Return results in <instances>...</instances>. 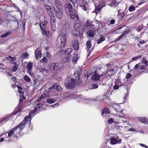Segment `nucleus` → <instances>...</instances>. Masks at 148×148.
Masks as SVG:
<instances>
[{"label":"nucleus","mask_w":148,"mask_h":148,"mask_svg":"<svg viewBox=\"0 0 148 148\" xmlns=\"http://www.w3.org/2000/svg\"><path fill=\"white\" fill-rule=\"evenodd\" d=\"M72 51V49L69 48L67 49L65 51V53L66 55H69Z\"/></svg>","instance_id":"obj_34"},{"label":"nucleus","mask_w":148,"mask_h":148,"mask_svg":"<svg viewBox=\"0 0 148 148\" xmlns=\"http://www.w3.org/2000/svg\"><path fill=\"white\" fill-rule=\"evenodd\" d=\"M21 124H19L13 129L11 130L8 134L7 138H10L12 136L17 137V135L21 136L23 135L21 131L23 130V126L21 125Z\"/></svg>","instance_id":"obj_1"},{"label":"nucleus","mask_w":148,"mask_h":148,"mask_svg":"<svg viewBox=\"0 0 148 148\" xmlns=\"http://www.w3.org/2000/svg\"><path fill=\"white\" fill-rule=\"evenodd\" d=\"M17 65L16 62L14 64V65L12 68V72L16 71L17 69Z\"/></svg>","instance_id":"obj_32"},{"label":"nucleus","mask_w":148,"mask_h":148,"mask_svg":"<svg viewBox=\"0 0 148 148\" xmlns=\"http://www.w3.org/2000/svg\"><path fill=\"white\" fill-rule=\"evenodd\" d=\"M44 4H47L49 2V0H40Z\"/></svg>","instance_id":"obj_54"},{"label":"nucleus","mask_w":148,"mask_h":148,"mask_svg":"<svg viewBox=\"0 0 148 148\" xmlns=\"http://www.w3.org/2000/svg\"><path fill=\"white\" fill-rule=\"evenodd\" d=\"M92 86L93 87V88L95 89L98 88V84L97 83V84H92Z\"/></svg>","instance_id":"obj_50"},{"label":"nucleus","mask_w":148,"mask_h":148,"mask_svg":"<svg viewBox=\"0 0 148 148\" xmlns=\"http://www.w3.org/2000/svg\"><path fill=\"white\" fill-rule=\"evenodd\" d=\"M145 41L144 40H140V41L139 42H138V47H139V44H143L145 43Z\"/></svg>","instance_id":"obj_59"},{"label":"nucleus","mask_w":148,"mask_h":148,"mask_svg":"<svg viewBox=\"0 0 148 148\" xmlns=\"http://www.w3.org/2000/svg\"><path fill=\"white\" fill-rule=\"evenodd\" d=\"M43 105V104L42 103H38L35 106L34 110L30 112H33L34 114L35 115L36 114L38 113L40 110V107Z\"/></svg>","instance_id":"obj_10"},{"label":"nucleus","mask_w":148,"mask_h":148,"mask_svg":"<svg viewBox=\"0 0 148 148\" xmlns=\"http://www.w3.org/2000/svg\"><path fill=\"white\" fill-rule=\"evenodd\" d=\"M46 95L45 94H42L40 97L42 99H44L46 97Z\"/></svg>","instance_id":"obj_63"},{"label":"nucleus","mask_w":148,"mask_h":148,"mask_svg":"<svg viewBox=\"0 0 148 148\" xmlns=\"http://www.w3.org/2000/svg\"><path fill=\"white\" fill-rule=\"evenodd\" d=\"M115 31L116 33L121 34L123 33V34H121L116 39V41L117 42L123 38V36L125 35V34L127 33L129 31V30L128 29L127 27H126L125 25H123L117 29L115 30Z\"/></svg>","instance_id":"obj_3"},{"label":"nucleus","mask_w":148,"mask_h":148,"mask_svg":"<svg viewBox=\"0 0 148 148\" xmlns=\"http://www.w3.org/2000/svg\"><path fill=\"white\" fill-rule=\"evenodd\" d=\"M28 56L29 55L28 54V53H27L26 52L25 53H23V54L22 57L24 59H26V58H28Z\"/></svg>","instance_id":"obj_43"},{"label":"nucleus","mask_w":148,"mask_h":148,"mask_svg":"<svg viewBox=\"0 0 148 148\" xmlns=\"http://www.w3.org/2000/svg\"><path fill=\"white\" fill-rule=\"evenodd\" d=\"M50 22L52 29L53 31H55V27L54 26L56 24V19L54 17H51L50 18Z\"/></svg>","instance_id":"obj_18"},{"label":"nucleus","mask_w":148,"mask_h":148,"mask_svg":"<svg viewBox=\"0 0 148 148\" xmlns=\"http://www.w3.org/2000/svg\"><path fill=\"white\" fill-rule=\"evenodd\" d=\"M144 26L142 25H141L138 26L137 28V31L138 32H140L143 29Z\"/></svg>","instance_id":"obj_47"},{"label":"nucleus","mask_w":148,"mask_h":148,"mask_svg":"<svg viewBox=\"0 0 148 148\" xmlns=\"http://www.w3.org/2000/svg\"><path fill=\"white\" fill-rule=\"evenodd\" d=\"M132 76V74L130 73H127L126 76L125 78L127 79H129Z\"/></svg>","instance_id":"obj_51"},{"label":"nucleus","mask_w":148,"mask_h":148,"mask_svg":"<svg viewBox=\"0 0 148 148\" xmlns=\"http://www.w3.org/2000/svg\"><path fill=\"white\" fill-rule=\"evenodd\" d=\"M142 63L145 64L147 66H148V61L146 60L145 59H143L142 60Z\"/></svg>","instance_id":"obj_46"},{"label":"nucleus","mask_w":148,"mask_h":148,"mask_svg":"<svg viewBox=\"0 0 148 148\" xmlns=\"http://www.w3.org/2000/svg\"><path fill=\"white\" fill-rule=\"evenodd\" d=\"M24 79L26 81L28 82H29L31 81L30 78L27 75L24 76Z\"/></svg>","instance_id":"obj_40"},{"label":"nucleus","mask_w":148,"mask_h":148,"mask_svg":"<svg viewBox=\"0 0 148 148\" xmlns=\"http://www.w3.org/2000/svg\"><path fill=\"white\" fill-rule=\"evenodd\" d=\"M33 64L31 62H29L27 65L26 68L28 71H30L32 70V68Z\"/></svg>","instance_id":"obj_23"},{"label":"nucleus","mask_w":148,"mask_h":148,"mask_svg":"<svg viewBox=\"0 0 148 148\" xmlns=\"http://www.w3.org/2000/svg\"><path fill=\"white\" fill-rule=\"evenodd\" d=\"M47 61V59L45 57H43L41 60V62L43 63H45Z\"/></svg>","instance_id":"obj_48"},{"label":"nucleus","mask_w":148,"mask_h":148,"mask_svg":"<svg viewBox=\"0 0 148 148\" xmlns=\"http://www.w3.org/2000/svg\"><path fill=\"white\" fill-rule=\"evenodd\" d=\"M115 84H118L119 86H121V82L119 79H118L115 80L114 82Z\"/></svg>","instance_id":"obj_37"},{"label":"nucleus","mask_w":148,"mask_h":148,"mask_svg":"<svg viewBox=\"0 0 148 148\" xmlns=\"http://www.w3.org/2000/svg\"><path fill=\"white\" fill-rule=\"evenodd\" d=\"M128 9L130 12L134 11L135 10V7L132 5L129 7Z\"/></svg>","instance_id":"obj_39"},{"label":"nucleus","mask_w":148,"mask_h":148,"mask_svg":"<svg viewBox=\"0 0 148 148\" xmlns=\"http://www.w3.org/2000/svg\"><path fill=\"white\" fill-rule=\"evenodd\" d=\"M76 24L75 25H74V27L75 29H77L78 28V26L77 25V27ZM72 34L74 36L77 37L80 35V32L78 30L75 29H74L72 31Z\"/></svg>","instance_id":"obj_16"},{"label":"nucleus","mask_w":148,"mask_h":148,"mask_svg":"<svg viewBox=\"0 0 148 148\" xmlns=\"http://www.w3.org/2000/svg\"><path fill=\"white\" fill-rule=\"evenodd\" d=\"M86 44L87 47L89 49L90 48L91 46L90 41L89 40L87 41Z\"/></svg>","instance_id":"obj_42"},{"label":"nucleus","mask_w":148,"mask_h":148,"mask_svg":"<svg viewBox=\"0 0 148 148\" xmlns=\"http://www.w3.org/2000/svg\"><path fill=\"white\" fill-rule=\"evenodd\" d=\"M88 4L87 3H86L85 4L82 5L81 6V7L83 10L86 11H87L88 10Z\"/></svg>","instance_id":"obj_33"},{"label":"nucleus","mask_w":148,"mask_h":148,"mask_svg":"<svg viewBox=\"0 0 148 148\" xmlns=\"http://www.w3.org/2000/svg\"><path fill=\"white\" fill-rule=\"evenodd\" d=\"M75 95H71L69 96H67V97H68L69 99H73L75 98Z\"/></svg>","instance_id":"obj_62"},{"label":"nucleus","mask_w":148,"mask_h":148,"mask_svg":"<svg viewBox=\"0 0 148 148\" xmlns=\"http://www.w3.org/2000/svg\"><path fill=\"white\" fill-rule=\"evenodd\" d=\"M70 15V17L71 18L73 19L75 18V16H77L76 15L74 14H73V13H72V12L70 14H69Z\"/></svg>","instance_id":"obj_55"},{"label":"nucleus","mask_w":148,"mask_h":148,"mask_svg":"<svg viewBox=\"0 0 148 148\" xmlns=\"http://www.w3.org/2000/svg\"><path fill=\"white\" fill-rule=\"evenodd\" d=\"M72 3L73 5L75 6V4L77 2V0H69Z\"/></svg>","instance_id":"obj_60"},{"label":"nucleus","mask_w":148,"mask_h":148,"mask_svg":"<svg viewBox=\"0 0 148 148\" xmlns=\"http://www.w3.org/2000/svg\"><path fill=\"white\" fill-rule=\"evenodd\" d=\"M73 48L75 50H77L79 48V45L78 41L77 40H73L72 41Z\"/></svg>","instance_id":"obj_17"},{"label":"nucleus","mask_w":148,"mask_h":148,"mask_svg":"<svg viewBox=\"0 0 148 148\" xmlns=\"http://www.w3.org/2000/svg\"><path fill=\"white\" fill-rule=\"evenodd\" d=\"M139 120L144 124L148 123V119L145 117L140 118L139 119Z\"/></svg>","instance_id":"obj_25"},{"label":"nucleus","mask_w":148,"mask_h":148,"mask_svg":"<svg viewBox=\"0 0 148 148\" xmlns=\"http://www.w3.org/2000/svg\"><path fill=\"white\" fill-rule=\"evenodd\" d=\"M105 39V38L103 37H101L97 41V43L98 44H99L101 42L104 41Z\"/></svg>","instance_id":"obj_38"},{"label":"nucleus","mask_w":148,"mask_h":148,"mask_svg":"<svg viewBox=\"0 0 148 148\" xmlns=\"http://www.w3.org/2000/svg\"><path fill=\"white\" fill-rule=\"evenodd\" d=\"M20 110L17 109V107L15 110L10 114H8L1 119V124H4L8 120H12L14 118V116L18 113Z\"/></svg>","instance_id":"obj_2"},{"label":"nucleus","mask_w":148,"mask_h":148,"mask_svg":"<svg viewBox=\"0 0 148 148\" xmlns=\"http://www.w3.org/2000/svg\"><path fill=\"white\" fill-rule=\"evenodd\" d=\"M56 101L55 99L52 98H49L47 100V102L49 104H52L55 102Z\"/></svg>","instance_id":"obj_24"},{"label":"nucleus","mask_w":148,"mask_h":148,"mask_svg":"<svg viewBox=\"0 0 148 148\" xmlns=\"http://www.w3.org/2000/svg\"><path fill=\"white\" fill-rule=\"evenodd\" d=\"M110 143L111 145H115L116 144H120L121 143L122 140L119 139L117 140L116 138L114 137H111L110 138Z\"/></svg>","instance_id":"obj_12"},{"label":"nucleus","mask_w":148,"mask_h":148,"mask_svg":"<svg viewBox=\"0 0 148 148\" xmlns=\"http://www.w3.org/2000/svg\"><path fill=\"white\" fill-rule=\"evenodd\" d=\"M40 25L42 30V34L46 36H48L49 32V31L46 30L45 23L44 22L41 23H40Z\"/></svg>","instance_id":"obj_9"},{"label":"nucleus","mask_w":148,"mask_h":148,"mask_svg":"<svg viewBox=\"0 0 148 148\" xmlns=\"http://www.w3.org/2000/svg\"><path fill=\"white\" fill-rule=\"evenodd\" d=\"M128 11V10L127 9H125L124 11L121 13V15L122 17H124L126 14H127Z\"/></svg>","instance_id":"obj_41"},{"label":"nucleus","mask_w":148,"mask_h":148,"mask_svg":"<svg viewBox=\"0 0 148 148\" xmlns=\"http://www.w3.org/2000/svg\"><path fill=\"white\" fill-rule=\"evenodd\" d=\"M70 60L69 56H66L62 60V62L63 63L69 62Z\"/></svg>","instance_id":"obj_27"},{"label":"nucleus","mask_w":148,"mask_h":148,"mask_svg":"<svg viewBox=\"0 0 148 148\" xmlns=\"http://www.w3.org/2000/svg\"><path fill=\"white\" fill-rule=\"evenodd\" d=\"M20 95V98L19 99V103H21L24 99H25V97L23 95L24 92L19 91Z\"/></svg>","instance_id":"obj_21"},{"label":"nucleus","mask_w":148,"mask_h":148,"mask_svg":"<svg viewBox=\"0 0 148 148\" xmlns=\"http://www.w3.org/2000/svg\"><path fill=\"white\" fill-rule=\"evenodd\" d=\"M75 84L74 79L71 78L70 77L67 78L65 82V87L69 89L73 88Z\"/></svg>","instance_id":"obj_5"},{"label":"nucleus","mask_w":148,"mask_h":148,"mask_svg":"<svg viewBox=\"0 0 148 148\" xmlns=\"http://www.w3.org/2000/svg\"><path fill=\"white\" fill-rule=\"evenodd\" d=\"M110 112L108 109L107 108H104L102 111L101 114L103 117V116H105V114L109 113Z\"/></svg>","instance_id":"obj_22"},{"label":"nucleus","mask_w":148,"mask_h":148,"mask_svg":"<svg viewBox=\"0 0 148 148\" xmlns=\"http://www.w3.org/2000/svg\"><path fill=\"white\" fill-rule=\"evenodd\" d=\"M146 68V67L145 65H141L139 67V69L140 70H142L143 69H145Z\"/></svg>","instance_id":"obj_58"},{"label":"nucleus","mask_w":148,"mask_h":148,"mask_svg":"<svg viewBox=\"0 0 148 148\" xmlns=\"http://www.w3.org/2000/svg\"><path fill=\"white\" fill-rule=\"evenodd\" d=\"M75 53V52L74 53L72 60L73 63H75L78 59V55L76 54Z\"/></svg>","instance_id":"obj_30"},{"label":"nucleus","mask_w":148,"mask_h":148,"mask_svg":"<svg viewBox=\"0 0 148 148\" xmlns=\"http://www.w3.org/2000/svg\"><path fill=\"white\" fill-rule=\"evenodd\" d=\"M34 116V114L33 112H29L28 115L25 117L24 121L19 124H21V125L22 126H23V129L25 126V124L27 123L28 122H29V123H30L32 119Z\"/></svg>","instance_id":"obj_7"},{"label":"nucleus","mask_w":148,"mask_h":148,"mask_svg":"<svg viewBox=\"0 0 148 148\" xmlns=\"http://www.w3.org/2000/svg\"><path fill=\"white\" fill-rule=\"evenodd\" d=\"M58 103H57L51 105H50V106L53 108H55L57 107L58 106Z\"/></svg>","instance_id":"obj_57"},{"label":"nucleus","mask_w":148,"mask_h":148,"mask_svg":"<svg viewBox=\"0 0 148 148\" xmlns=\"http://www.w3.org/2000/svg\"><path fill=\"white\" fill-rule=\"evenodd\" d=\"M62 67V64L59 63L51 62L48 64V68L50 70L57 71Z\"/></svg>","instance_id":"obj_4"},{"label":"nucleus","mask_w":148,"mask_h":148,"mask_svg":"<svg viewBox=\"0 0 148 148\" xmlns=\"http://www.w3.org/2000/svg\"><path fill=\"white\" fill-rule=\"evenodd\" d=\"M116 2L115 0L112 1L110 3L111 6L113 7L116 6Z\"/></svg>","instance_id":"obj_45"},{"label":"nucleus","mask_w":148,"mask_h":148,"mask_svg":"<svg viewBox=\"0 0 148 148\" xmlns=\"http://www.w3.org/2000/svg\"><path fill=\"white\" fill-rule=\"evenodd\" d=\"M55 89L56 90L58 91H60L62 89L61 87L59 85H55L52 86L51 87H50V88H52Z\"/></svg>","instance_id":"obj_26"},{"label":"nucleus","mask_w":148,"mask_h":148,"mask_svg":"<svg viewBox=\"0 0 148 148\" xmlns=\"http://www.w3.org/2000/svg\"><path fill=\"white\" fill-rule=\"evenodd\" d=\"M48 14L51 17L53 15L52 12L51 10H50L49 11H48Z\"/></svg>","instance_id":"obj_61"},{"label":"nucleus","mask_w":148,"mask_h":148,"mask_svg":"<svg viewBox=\"0 0 148 148\" xmlns=\"http://www.w3.org/2000/svg\"><path fill=\"white\" fill-rule=\"evenodd\" d=\"M6 72L7 73L8 75L9 76H10L11 77V78L12 79H14V80H15L16 79V77L14 76L12 74H10L9 73V70L8 69H6L5 70Z\"/></svg>","instance_id":"obj_31"},{"label":"nucleus","mask_w":148,"mask_h":148,"mask_svg":"<svg viewBox=\"0 0 148 148\" xmlns=\"http://www.w3.org/2000/svg\"><path fill=\"white\" fill-rule=\"evenodd\" d=\"M106 74L108 76H110L113 75V73L112 72H110L109 71H107L106 73Z\"/></svg>","instance_id":"obj_52"},{"label":"nucleus","mask_w":148,"mask_h":148,"mask_svg":"<svg viewBox=\"0 0 148 148\" xmlns=\"http://www.w3.org/2000/svg\"><path fill=\"white\" fill-rule=\"evenodd\" d=\"M55 6L54 7V10L56 9H63V6L61 4V3L58 0H56L55 1Z\"/></svg>","instance_id":"obj_14"},{"label":"nucleus","mask_w":148,"mask_h":148,"mask_svg":"<svg viewBox=\"0 0 148 148\" xmlns=\"http://www.w3.org/2000/svg\"><path fill=\"white\" fill-rule=\"evenodd\" d=\"M92 23V22H88V21H87V22H86V26L87 27L90 26L91 27H94V26L93 25H92L91 24V23Z\"/></svg>","instance_id":"obj_44"},{"label":"nucleus","mask_w":148,"mask_h":148,"mask_svg":"<svg viewBox=\"0 0 148 148\" xmlns=\"http://www.w3.org/2000/svg\"><path fill=\"white\" fill-rule=\"evenodd\" d=\"M103 7V6H101L100 5H98L95 8V9L97 12L99 11L100 9L101 8H102Z\"/></svg>","instance_id":"obj_53"},{"label":"nucleus","mask_w":148,"mask_h":148,"mask_svg":"<svg viewBox=\"0 0 148 148\" xmlns=\"http://www.w3.org/2000/svg\"><path fill=\"white\" fill-rule=\"evenodd\" d=\"M11 32H8L3 34H2L1 35V38H3L6 37L8 36L10 34H11Z\"/></svg>","instance_id":"obj_36"},{"label":"nucleus","mask_w":148,"mask_h":148,"mask_svg":"<svg viewBox=\"0 0 148 148\" xmlns=\"http://www.w3.org/2000/svg\"><path fill=\"white\" fill-rule=\"evenodd\" d=\"M115 19H112L111 20L109 23L108 24V25L109 26L110 25H113L115 23Z\"/></svg>","instance_id":"obj_49"},{"label":"nucleus","mask_w":148,"mask_h":148,"mask_svg":"<svg viewBox=\"0 0 148 148\" xmlns=\"http://www.w3.org/2000/svg\"><path fill=\"white\" fill-rule=\"evenodd\" d=\"M110 106H111L114 109H115L117 112H120L122 111L121 109H119V110H117V108H119V106L117 104L113 103L110 104Z\"/></svg>","instance_id":"obj_19"},{"label":"nucleus","mask_w":148,"mask_h":148,"mask_svg":"<svg viewBox=\"0 0 148 148\" xmlns=\"http://www.w3.org/2000/svg\"><path fill=\"white\" fill-rule=\"evenodd\" d=\"M54 10V13L56 17L58 18H61L63 17V9L57 8Z\"/></svg>","instance_id":"obj_8"},{"label":"nucleus","mask_w":148,"mask_h":148,"mask_svg":"<svg viewBox=\"0 0 148 148\" xmlns=\"http://www.w3.org/2000/svg\"><path fill=\"white\" fill-rule=\"evenodd\" d=\"M46 56L49 59H50L51 56L49 52H47V53Z\"/></svg>","instance_id":"obj_64"},{"label":"nucleus","mask_w":148,"mask_h":148,"mask_svg":"<svg viewBox=\"0 0 148 148\" xmlns=\"http://www.w3.org/2000/svg\"><path fill=\"white\" fill-rule=\"evenodd\" d=\"M108 123L109 124H111L112 123H115L117 124L118 122H115L114 121V119L112 118H110L108 121Z\"/></svg>","instance_id":"obj_35"},{"label":"nucleus","mask_w":148,"mask_h":148,"mask_svg":"<svg viewBox=\"0 0 148 148\" xmlns=\"http://www.w3.org/2000/svg\"><path fill=\"white\" fill-rule=\"evenodd\" d=\"M65 10L66 13L67 14L69 15L71 13L72 10V6L70 4H66L65 5Z\"/></svg>","instance_id":"obj_13"},{"label":"nucleus","mask_w":148,"mask_h":148,"mask_svg":"<svg viewBox=\"0 0 148 148\" xmlns=\"http://www.w3.org/2000/svg\"><path fill=\"white\" fill-rule=\"evenodd\" d=\"M81 74V70L75 71L73 75V77H75L76 81H78L79 79V76Z\"/></svg>","instance_id":"obj_15"},{"label":"nucleus","mask_w":148,"mask_h":148,"mask_svg":"<svg viewBox=\"0 0 148 148\" xmlns=\"http://www.w3.org/2000/svg\"><path fill=\"white\" fill-rule=\"evenodd\" d=\"M16 58L11 57L10 56H9L8 57H7L5 58L6 59L9 60L10 63L14 64L15 63Z\"/></svg>","instance_id":"obj_20"},{"label":"nucleus","mask_w":148,"mask_h":148,"mask_svg":"<svg viewBox=\"0 0 148 148\" xmlns=\"http://www.w3.org/2000/svg\"><path fill=\"white\" fill-rule=\"evenodd\" d=\"M87 33L88 36L90 37H92L95 34L94 32L92 30H89Z\"/></svg>","instance_id":"obj_29"},{"label":"nucleus","mask_w":148,"mask_h":148,"mask_svg":"<svg viewBox=\"0 0 148 148\" xmlns=\"http://www.w3.org/2000/svg\"><path fill=\"white\" fill-rule=\"evenodd\" d=\"M60 39L61 45V48H63L65 46L66 42L67 34L65 29H63L61 32Z\"/></svg>","instance_id":"obj_6"},{"label":"nucleus","mask_w":148,"mask_h":148,"mask_svg":"<svg viewBox=\"0 0 148 148\" xmlns=\"http://www.w3.org/2000/svg\"><path fill=\"white\" fill-rule=\"evenodd\" d=\"M97 72V71H94L92 73V79L95 81H98L100 77H101L102 76V75H99Z\"/></svg>","instance_id":"obj_11"},{"label":"nucleus","mask_w":148,"mask_h":148,"mask_svg":"<svg viewBox=\"0 0 148 148\" xmlns=\"http://www.w3.org/2000/svg\"><path fill=\"white\" fill-rule=\"evenodd\" d=\"M119 86L118 84H115V85L113 86V88L114 90H116L119 88Z\"/></svg>","instance_id":"obj_56"},{"label":"nucleus","mask_w":148,"mask_h":148,"mask_svg":"<svg viewBox=\"0 0 148 148\" xmlns=\"http://www.w3.org/2000/svg\"><path fill=\"white\" fill-rule=\"evenodd\" d=\"M36 51H35V57L36 59L38 60L39 58L41 57V53L40 51H38L36 53Z\"/></svg>","instance_id":"obj_28"}]
</instances>
